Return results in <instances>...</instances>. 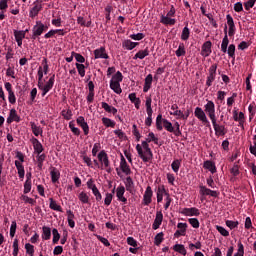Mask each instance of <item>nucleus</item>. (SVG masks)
<instances>
[{"label":"nucleus","instance_id":"obj_63","mask_svg":"<svg viewBox=\"0 0 256 256\" xmlns=\"http://www.w3.org/2000/svg\"><path fill=\"white\" fill-rule=\"evenodd\" d=\"M216 230L218 231V233H220V235H222V237H229V232L227 231V229H225V227L216 226Z\"/></svg>","mask_w":256,"mask_h":256},{"label":"nucleus","instance_id":"obj_9","mask_svg":"<svg viewBox=\"0 0 256 256\" xmlns=\"http://www.w3.org/2000/svg\"><path fill=\"white\" fill-rule=\"evenodd\" d=\"M207 103L204 105V111L206 115H208L210 121H214L217 119V115L215 114V102L212 100H206Z\"/></svg>","mask_w":256,"mask_h":256},{"label":"nucleus","instance_id":"obj_56","mask_svg":"<svg viewBox=\"0 0 256 256\" xmlns=\"http://www.w3.org/2000/svg\"><path fill=\"white\" fill-rule=\"evenodd\" d=\"M112 202H113V193L107 192L104 198V205L106 207H109V205H111Z\"/></svg>","mask_w":256,"mask_h":256},{"label":"nucleus","instance_id":"obj_34","mask_svg":"<svg viewBox=\"0 0 256 256\" xmlns=\"http://www.w3.org/2000/svg\"><path fill=\"white\" fill-rule=\"evenodd\" d=\"M50 176L52 183H57V181H59L61 177V172H59L57 168H52V170L50 171Z\"/></svg>","mask_w":256,"mask_h":256},{"label":"nucleus","instance_id":"obj_22","mask_svg":"<svg viewBox=\"0 0 256 256\" xmlns=\"http://www.w3.org/2000/svg\"><path fill=\"white\" fill-rule=\"evenodd\" d=\"M116 197L117 200L124 203V205L127 204V199L125 197V186L120 185L116 188Z\"/></svg>","mask_w":256,"mask_h":256},{"label":"nucleus","instance_id":"obj_25","mask_svg":"<svg viewBox=\"0 0 256 256\" xmlns=\"http://www.w3.org/2000/svg\"><path fill=\"white\" fill-rule=\"evenodd\" d=\"M31 143L33 145L34 148V152L37 155H41V153H43V144H41V142L39 141V139L37 138H32L31 139Z\"/></svg>","mask_w":256,"mask_h":256},{"label":"nucleus","instance_id":"obj_33","mask_svg":"<svg viewBox=\"0 0 256 256\" xmlns=\"http://www.w3.org/2000/svg\"><path fill=\"white\" fill-rule=\"evenodd\" d=\"M102 109L106 111V113H112V115H117V108L109 105L107 102H102L101 103Z\"/></svg>","mask_w":256,"mask_h":256},{"label":"nucleus","instance_id":"obj_5","mask_svg":"<svg viewBox=\"0 0 256 256\" xmlns=\"http://www.w3.org/2000/svg\"><path fill=\"white\" fill-rule=\"evenodd\" d=\"M16 159L14 164L18 171V177L19 179H25V166H23V163H25V155L23 152H16Z\"/></svg>","mask_w":256,"mask_h":256},{"label":"nucleus","instance_id":"obj_16","mask_svg":"<svg viewBox=\"0 0 256 256\" xmlns=\"http://www.w3.org/2000/svg\"><path fill=\"white\" fill-rule=\"evenodd\" d=\"M211 123L217 137H223L224 135H226L227 130H225V126L217 124V118L215 120H212Z\"/></svg>","mask_w":256,"mask_h":256},{"label":"nucleus","instance_id":"obj_10","mask_svg":"<svg viewBox=\"0 0 256 256\" xmlns=\"http://www.w3.org/2000/svg\"><path fill=\"white\" fill-rule=\"evenodd\" d=\"M216 77H217V64H212L208 70L206 86L211 87V85H213V81H215Z\"/></svg>","mask_w":256,"mask_h":256},{"label":"nucleus","instance_id":"obj_47","mask_svg":"<svg viewBox=\"0 0 256 256\" xmlns=\"http://www.w3.org/2000/svg\"><path fill=\"white\" fill-rule=\"evenodd\" d=\"M176 57H183L186 55L187 51H185V44L180 43L178 49L176 50Z\"/></svg>","mask_w":256,"mask_h":256},{"label":"nucleus","instance_id":"obj_21","mask_svg":"<svg viewBox=\"0 0 256 256\" xmlns=\"http://www.w3.org/2000/svg\"><path fill=\"white\" fill-rule=\"evenodd\" d=\"M162 223H163V212L157 211L154 222L152 224V229L154 231H157V229H159L161 227Z\"/></svg>","mask_w":256,"mask_h":256},{"label":"nucleus","instance_id":"obj_6","mask_svg":"<svg viewBox=\"0 0 256 256\" xmlns=\"http://www.w3.org/2000/svg\"><path fill=\"white\" fill-rule=\"evenodd\" d=\"M97 157L100 163V169L107 173H111V161H109V155H107V152H105V150H101Z\"/></svg>","mask_w":256,"mask_h":256},{"label":"nucleus","instance_id":"obj_59","mask_svg":"<svg viewBox=\"0 0 256 256\" xmlns=\"http://www.w3.org/2000/svg\"><path fill=\"white\" fill-rule=\"evenodd\" d=\"M72 55L76 59L77 63L82 64L85 63V57L77 52H72Z\"/></svg>","mask_w":256,"mask_h":256},{"label":"nucleus","instance_id":"obj_15","mask_svg":"<svg viewBox=\"0 0 256 256\" xmlns=\"http://www.w3.org/2000/svg\"><path fill=\"white\" fill-rule=\"evenodd\" d=\"M153 202V189L151 186H147L143 195L142 204L145 206L151 205Z\"/></svg>","mask_w":256,"mask_h":256},{"label":"nucleus","instance_id":"obj_51","mask_svg":"<svg viewBox=\"0 0 256 256\" xmlns=\"http://www.w3.org/2000/svg\"><path fill=\"white\" fill-rule=\"evenodd\" d=\"M69 129L73 133V135H77V136L81 135V130H79V128L75 127L74 121L69 122Z\"/></svg>","mask_w":256,"mask_h":256},{"label":"nucleus","instance_id":"obj_19","mask_svg":"<svg viewBox=\"0 0 256 256\" xmlns=\"http://www.w3.org/2000/svg\"><path fill=\"white\" fill-rule=\"evenodd\" d=\"M187 223L179 222L177 224V229L176 232L174 233V237H185L187 235Z\"/></svg>","mask_w":256,"mask_h":256},{"label":"nucleus","instance_id":"obj_27","mask_svg":"<svg viewBox=\"0 0 256 256\" xmlns=\"http://www.w3.org/2000/svg\"><path fill=\"white\" fill-rule=\"evenodd\" d=\"M15 121L16 123H19L21 121V117L17 114V110L11 109L10 114L7 118V123H13Z\"/></svg>","mask_w":256,"mask_h":256},{"label":"nucleus","instance_id":"obj_61","mask_svg":"<svg viewBox=\"0 0 256 256\" xmlns=\"http://www.w3.org/2000/svg\"><path fill=\"white\" fill-rule=\"evenodd\" d=\"M188 222L190 223L191 227H193V229H199L200 227L199 219L189 218Z\"/></svg>","mask_w":256,"mask_h":256},{"label":"nucleus","instance_id":"obj_48","mask_svg":"<svg viewBox=\"0 0 256 256\" xmlns=\"http://www.w3.org/2000/svg\"><path fill=\"white\" fill-rule=\"evenodd\" d=\"M153 103V99H151V96L146 97L145 106H146V113H153V108L151 107Z\"/></svg>","mask_w":256,"mask_h":256},{"label":"nucleus","instance_id":"obj_46","mask_svg":"<svg viewBox=\"0 0 256 256\" xmlns=\"http://www.w3.org/2000/svg\"><path fill=\"white\" fill-rule=\"evenodd\" d=\"M171 110L173 112H170V115H174V117H181V115H183V111L179 110V106L177 104H173L171 106Z\"/></svg>","mask_w":256,"mask_h":256},{"label":"nucleus","instance_id":"obj_50","mask_svg":"<svg viewBox=\"0 0 256 256\" xmlns=\"http://www.w3.org/2000/svg\"><path fill=\"white\" fill-rule=\"evenodd\" d=\"M171 168H172V171H174V173H179V169H181V160L179 159L174 160L171 164Z\"/></svg>","mask_w":256,"mask_h":256},{"label":"nucleus","instance_id":"obj_57","mask_svg":"<svg viewBox=\"0 0 256 256\" xmlns=\"http://www.w3.org/2000/svg\"><path fill=\"white\" fill-rule=\"evenodd\" d=\"M189 35H191V31L189 30V27L185 26L181 34L182 41H187V39H189Z\"/></svg>","mask_w":256,"mask_h":256},{"label":"nucleus","instance_id":"obj_4","mask_svg":"<svg viewBox=\"0 0 256 256\" xmlns=\"http://www.w3.org/2000/svg\"><path fill=\"white\" fill-rule=\"evenodd\" d=\"M221 51L222 53H227L231 59H235V44L229 45V36H227V28H225V36L222 39Z\"/></svg>","mask_w":256,"mask_h":256},{"label":"nucleus","instance_id":"obj_24","mask_svg":"<svg viewBox=\"0 0 256 256\" xmlns=\"http://www.w3.org/2000/svg\"><path fill=\"white\" fill-rule=\"evenodd\" d=\"M212 46H213V44L211 43V41H206L203 43L202 50H201L202 57H209V55H211V53H212L211 47Z\"/></svg>","mask_w":256,"mask_h":256},{"label":"nucleus","instance_id":"obj_23","mask_svg":"<svg viewBox=\"0 0 256 256\" xmlns=\"http://www.w3.org/2000/svg\"><path fill=\"white\" fill-rule=\"evenodd\" d=\"M14 38L15 41L18 45V47H22L23 46V39L25 38V31L23 30H14Z\"/></svg>","mask_w":256,"mask_h":256},{"label":"nucleus","instance_id":"obj_29","mask_svg":"<svg viewBox=\"0 0 256 256\" xmlns=\"http://www.w3.org/2000/svg\"><path fill=\"white\" fill-rule=\"evenodd\" d=\"M137 45H139L138 42H133L131 40H124L122 42L123 49H126L127 51H133V49H135V47H137Z\"/></svg>","mask_w":256,"mask_h":256},{"label":"nucleus","instance_id":"obj_11","mask_svg":"<svg viewBox=\"0 0 256 256\" xmlns=\"http://www.w3.org/2000/svg\"><path fill=\"white\" fill-rule=\"evenodd\" d=\"M194 115L201 121V123H203V125H208L209 127L211 126L209 124V119L207 118V114L205 110H203V108L196 107L194 110Z\"/></svg>","mask_w":256,"mask_h":256},{"label":"nucleus","instance_id":"obj_58","mask_svg":"<svg viewBox=\"0 0 256 256\" xmlns=\"http://www.w3.org/2000/svg\"><path fill=\"white\" fill-rule=\"evenodd\" d=\"M226 227H229L231 230L237 229L239 227V221L226 220Z\"/></svg>","mask_w":256,"mask_h":256},{"label":"nucleus","instance_id":"obj_3","mask_svg":"<svg viewBox=\"0 0 256 256\" xmlns=\"http://www.w3.org/2000/svg\"><path fill=\"white\" fill-rule=\"evenodd\" d=\"M123 81V74L121 71H117L110 80V89L116 93V95H121L123 90L121 89V82Z\"/></svg>","mask_w":256,"mask_h":256},{"label":"nucleus","instance_id":"obj_26","mask_svg":"<svg viewBox=\"0 0 256 256\" xmlns=\"http://www.w3.org/2000/svg\"><path fill=\"white\" fill-rule=\"evenodd\" d=\"M30 127L33 135L35 137H43V128L41 126H38L35 122H30Z\"/></svg>","mask_w":256,"mask_h":256},{"label":"nucleus","instance_id":"obj_41","mask_svg":"<svg viewBox=\"0 0 256 256\" xmlns=\"http://www.w3.org/2000/svg\"><path fill=\"white\" fill-rule=\"evenodd\" d=\"M78 199L83 205L89 204V194H87L85 191L78 194Z\"/></svg>","mask_w":256,"mask_h":256},{"label":"nucleus","instance_id":"obj_60","mask_svg":"<svg viewBox=\"0 0 256 256\" xmlns=\"http://www.w3.org/2000/svg\"><path fill=\"white\" fill-rule=\"evenodd\" d=\"M76 69H77L78 75H80V77H85V65L84 64L76 63Z\"/></svg>","mask_w":256,"mask_h":256},{"label":"nucleus","instance_id":"obj_8","mask_svg":"<svg viewBox=\"0 0 256 256\" xmlns=\"http://www.w3.org/2000/svg\"><path fill=\"white\" fill-rule=\"evenodd\" d=\"M55 85V74H53L49 80L46 82L45 85H43V82H38V89L42 91V97H45L51 89H53V86Z\"/></svg>","mask_w":256,"mask_h":256},{"label":"nucleus","instance_id":"obj_20","mask_svg":"<svg viewBox=\"0 0 256 256\" xmlns=\"http://www.w3.org/2000/svg\"><path fill=\"white\" fill-rule=\"evenodd\" d=\"M142 142L146 143V145H149V143H154V145H158L159 147H161V143L159 142V137L155 135V133L153 132H149L145 140Z\"/></svg>","mask_w":256,"mask_h":256},{"label":"nucleus","instance_id":"obj_28","mask_svg":"<svg viewBox=\"0 0 256 256\" xmlns=\"http://www.w3.org/2000/svg\"><path fill=\"white\" fill-rule=\"evenodd\" d=\"M203 167L207 169V171H210V173L215 174L217 173V166H215V162L211 160H207L203 163Z\"/></svg>","mask_w":256,"mask_h":256},{"label":"nucleus","instance_id":"obj_40","mask_svg":"<svg viewBox=\"0 0 256 256\" xmlns=\"http://www.w3.org/2000/svg\"><path fill=\"white\" fill-rule=\"evenodd\" d=\"M160 23L163 25H175L177 20H175V18H170L169 16H161Z\"/></svg>","mask_w":256,"mask_h":256},{"label":"nucleus","instance_id":"obj_62","mask_svg":"<svg viewBox=\"0 0 256 256\" xmlns=\"http://www.w3.org/2000/svg\"><path fill=\"white\" fill-rule=\"evenodd\" d=\"M21 199H22V201H24V203H28L29 205H35V203H37V201H35V199L30 198L27 195H22Z\"/></svg>","mask_w":256,"mask_h":256},{"label":"nucleus","instance_id":"obj_64","mask_svg":"<svg viewBox=\"0 0 256 256\" xmlns=\"http://www.w3.org/2000/svg\"><path fill=\"white\" fill-rule=\"evenodd\" d=\"M31 187H32V183L29 180H26L24 183V190L23 193L25 195H27V193H31Z\"/></svg>","mask_w":256,"mask_h":256},{"label":"nucleus","instance_id":"obj_38","mask_svg":"<svg viewBox=\"0 0 256 256\" xmlns=\"http://www.w3.org/2000/svg\"><path fill=\"white\" fill-rule=\"evenodd\" d=\"M42 239L43 241H49L51 239V228L47 226L42 227Z\"/></svg>","mask_w":256,"mask_h":256},{"label":"nucleus","instance_id":"obj_49","mask_svg":"<svg viewBox=\"0 0 256 256\" xmlns=\"http://www.w3.org/2000/svg\"><path fill=\"white\" fill-rule=\"evenodd\" d=\"M61 115L64 119H66V121H71L73 118V112L71 109L62 110Z\"/></svg>","mask_w":256,"mask_h":256},{"label":"nucleus","instance_id":"obj_52","mask_svg":"<svg viewBox=\"0 0 256 256\" xmlns=\"http://www.w3.org/2000/svg\"><path fill=\"white\" fill-rule=\"evenodd\" d=\"M25 249H26L27 255H29V256H34L35 255V246H33V244L26 243L25 244Z\"/></svg>","mask_w":256,"mask_h":256},{"label":"nucleus","instance_id":"obj_37","mask_svg":"<svg viewBox=\"0 0 256 256\" xmlns=\"http://www.w3.org/2000/svg\"><path fill=\"white\" fill-rule=\"evenodd\" d=\"M233 119L234 121H239L240 125L245 123V114L243 112L237 113V110L233 112Z\"/></svg>","mask_w":256,"mask_h":256},{"label":"nucleus","instance_id":"obj_32","mask_svg":"<svg viewBox=\"0 0 256 256\" xmlns=\"http://www.w3.org/2000/svg\"><path fill=\"white\" fill-rule=\"evenodd\" d=\"M124 185H125L124 188H126V191H129V193H131L133 189H135V183L133 182V178H131V176H128L124 180Z\"/></svg>","mask_w":256,"mask_h":256},{"label":"nucleus","instance_id":"obj_44","mask_svg":"<svg viewBox=\"0 0 256 256\" xmlns=\"http://www.w3.org/2000/svg\"><path fill=\"white\" fill-rule=\"evenodd\" d=\"M102 123H103L104 127H111L112 129H115L116 123L111 118L103 117Z\"/></svg>","mask_w":256,"mask_h":256},{"label":"nucleus","instance_id":"obj_18","mask_svg":"<svg viewBox=\"0 0 256 256\" xmlns=\"http://www.w3.org/2000/svg\"><path fill=\"white\" fill-rule=\"evenodd\" d=\"M47 29V26L45 24L41 23V21H36V25L32 29V33L34 37H40V35H43V31Z\"/></svg>","mask_w":256,"mask_h":256},{"label":"nucleus","instance_id":"obj_30","mask_svg":"<svg viewBox=\"0 0 256 256\" xmlns=\"http://www.w3.org/2000/svg\"><path fill=\"white\" fill-rule=\"evenodd\" d=\"M151 85H153V75L148 74L144 81L143 92L147 93L149 91V89H151Z\"/></svg>","mask_w":256,"mask_h":256},{"label":"nucleus","instance_id":"obj_39","mask_svg":"<svg viewBox=\"0 0 256 256\" xmlns=\"http://www.w3.org/2000/svg\"><path fill=\"white\" fill-rule=\"evenodd\" d=\"M173 250L176 252V253H180V255H187V249L185 248V245L183 244H175L173 246Z\"/></svg>","mask_w":256,"mask_h":256},{"label":"nucleus","instance_id":"obj_43","mask_svg":"<svg viewBox=\"0 0 256 256\" xmlns=\"http://www.w3.org/2000/svg\"><path fill=\"white\" fill-rule=\"evenodd\" d=\"M145 57H149V50L148 49L138 51L134 55L133 59H135V60H137V59H145Z\"/></svg>","mask_w":256,"mask_h":256},{"label":"nucleus","instance_id":"obj_7","mask_svg":"<svg viewBox=\"0 0 256 256\" xmlns=\"http://www.w3.org/2000/svg\"><path fill=\"white\" fill-rule=\"evenodd\" d=\"M118 177H122L121 173L124 175H131V166L127 163V160L125 159V156L123 154H120V165L119 169H116Z\"/></svg>","mask_w":256,"mask_h":256},{"label":"nucleus","instance_id":"obj_1","mask_svg":"<svg viewBox=\"0 0 256 256\" xmlns=\"http://www.w3.org/2000/svg\"><path fill=\"white\" fill-rule=\"evenodd\" d=\"M136 151L138 153V157L143 161V163H150V161H153V150H151V147H149L147 142L137 144Z\"/></svg>","mask_w":256,"mask_h":256},{"label":"nucleus","instance_id":"obj_54","mask_svg":"<svg viewBox=\"0 0 256 256\" xmlns=\"http://www.w3.org/2000/svg\"><path fill=\"white\" fill-rule=\"evenodd\" d=\"M164 234L163 232H159L155 237H154V245H156L157 247H159V245H161V243H163V238Z\"/></svg>","mask_w":256,"mask_h":256},{"label":"nucleus","instance_id":"obj_35","mask_svg":"<svg viewBox=\"0 0 256 256\" xmlns=\"http://www.w3.org/2000/svg\"><path fill=\"white\" fill-rule=\"evenodd\" d=\"M67 221H68V225L69 227H71V229H73L75 227V214H73V211L71 210H67Z\"/></svg>","mask_w":256,"mask_h":256},{"label":"nucleus","instance_id":"obj_36","mask_svg":"<svg viewBox=\"0 0 256 256\" xmlns=\"http://www.w3.org/2000/svg\"><path fill=\"white\" fill-rule=\"evenodd\" d=\"M49 202V207L52 209V211H59V213L63 212L61 205L57 204V201L53 200V198H49Z\"/></svg>","mask_w":256,"mask_h":256},{"label":"nucleus","instance_id":"obj_17","mask_svg":"<svg viewBox=\"0 0 256 256\" xmlns=\"http://www.w3.org/2000/svg\"><path fill=\"white\" fill-rule=\"evenodd\" d=\"M94 59H109V54L105 46H101L94 50Z\"/></svg>","mask_w":256,"mask_h":256},{"label":"nucleus","instance_id":"obj_31","mask_svg":"<svg viewBox=\"0 0 256 256\" xmlns=\"http://www.w3.org/2000/svg\"><path fill=\"white\" fill-rule=\"evenodd\" d=\"M200 195H209L210 197H217V191L211 190L205 186H200Z\"/></svg>","mask_w":256,"mask_h":256},{"label":"nucleus","instance_id":"obj_53","mask_svg":"<svg viewBox=\"0 0 256 256\" xmlns=\"http://www.w3.org/2000/svg\"><path fill=\"white\" fill-rule=\"evenodd\" d=\"M156 129L158 131H163V115L159 114L156 117Z\"/></svg>","mask_w":256,"mask_h":256},{"label":"nucleus","instance_id":"obj_14","mask_svg":"<svg viewBox=\"0 0 256 256\" xmlns=\"http://www.w3.org/2000/svg\"><path fill=\"white\" fill-rule=\"evenodd\" d=\"M238 249L237 252L234 254V256H245V246H243V243L241 241H238ZM235 251V248L233 246H230L227 250L226 256H233V252Z\"/></svg>","mask_w":256,"mask_h":256},{"label":"nucleus","instance_id":"obj_55","mask_svg":"<svg viewBox=\"0 0 256 256\" xmlns=\"http://www.w3.org/2000/svg\"><path fill=\"white\" fill-rule=\"evenodd\" d=\"M52 235H53L52 242L54 244L59 243V239H61V234H59V230H57V228H53Z\"/></svg>","mask_w":256,"mask_h":256},{"label":"nucleus","instance_id":"obj_13","mask_svg":"<svg viewBox=\"0 0 256 256\" xmlns=\"http://www.w3.org/2000/svg\"><path fill=\"white\" fill-rule=\"evenodd\" d=\"M180 214L184 217H199V215H201V211L196 207L182 208L180 210Z\"/></svg>","mask_w":256,"mask_h":256},{"label":"nucleus","instance_id":"obj_12","mask_svg":"<svg viewBox=\"0 0 256 256\" xmlns=\"http://www.w3.org/2000/svg\"><path fill=\"white\" fill-rule=\"evenodd\" d=\"M43 9V1L41 0H36L33 3L32 8L30 9L29 12V17H31V19H34V17H37L40 13V11Z\"/></svg>","mask_w":256,"mask_h":256},{"label":"nucleus","instance_id":"obj_2","mask_svg":"<svg viewBox=\"0 0 256 256\" xmlns=\"http://www.w3.org/2000/svg\"><path fill=\"white\" fill-rule=\"evenodd\" d=\"M163 197H165V205L164 209L167 211L169 207H171V202L173 199L171 198V195H169V192H167V189H165L164 185H159L156 189V199L157 203H162L163 202Z\"/></svg>","mask_w":256,"mask_h":256},{"label":"nucleus","instance_id":"obj_45","mask_svg":"<svg viewBox=\"0 0 256 256\" xmlns=\"http://www.w3.org/2000/svg\"><path fill=\"white\" fill-rule=\"evenodd\" d=\"M163 127L168 131V133H173L175 131V127H173V123H171L167 119H163Z\"/></svg>","mask_w":256,"mask_h":256},{"label":"nucleus","instance_id":"obj_42","mask_svg":"<svg viewBox=\"0 0 256 256\" xmlns=\"http://www.w3.org/2000/svg\"><path fill=\"white\" fill-rule=\"evenodd\" d=\"M86 185L87 189L92 191V193H95V191H99V188H97V184H95V180L93 178L88 179Z\"/></svg>","mask_w":256,"mask_h":256}]
</instances>
